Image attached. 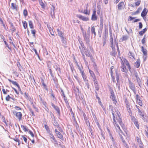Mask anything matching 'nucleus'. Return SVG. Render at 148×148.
Instances as JSON below:
<instances>
[{
	"instance_id": "393cba45",
	"label": "nucleus",
	"mask_w": 148,
	"mask_h": 148,
	"mask_svg": "<svg viewBox=\"0 0 148 148\" xmlns=\"http://www.w3.org/2000/svg\"><path fill=\"white\" fill-rule=\"evenodd\" d=\"M129 55L130 58L133 60H134L135 59L134 58V55L132 52L130 51Z\"/></svg>"
},
{
	"instance_id": "3c124183",
	"label": "nucleus",
	"mask_w": 148,
	"mask_h": 148,
	"mask_svg": "<svg viewBox=\"0 0 148 148\" xmlns=\"http://www.w3.org/2000/svg\"><path fill=\"white\" fill-rule=\"evenodd\" d=\"M64 97V100L65 101V102L66 104H68V102L67 100V99L65 95H64L63 96Z\"/></svg>"
},
{
	"instance_id": "7ed1b4c3",
	"label": "nucleus",
	"mask_w": 148,
	"mask_h": 148,
	"mask_svg": "<svg viewBox=\"0 0 148 148\" xmlns=\"http://www.w3.org/2000/svg\"><path fill=\"white\" fill-rule=\"evenodd\" d=\"M148 11V10L146 8H144L143 9L142 12L141 13V16L143 17L144 20L145 21H148V19L146 20L145 19V16L147 15Z\"/></svg>"
},
{
	"instance_id": "2eb2a0df",
	"label": "nucleus",
	"mask_w": 148,
	"mask_h": 148,
	"mask_svg": "<svg viewBox=\"0 0 148 148\" xmlns=\"http://www.w3.org/2000/svg\"><path fill=\"white\" fill-rule=\"evenodd\" d=\"M74 93L75 94L76 96L79 95L80 93L79 90L78 88H74L73 89Z\"/></svg>"
},
{
	"instance_id": "4c0bfd02",
	"label": "nucleus",
	"mask_w": 148,
	"mask_h": 148,
	"mask_svg": "<svg viewBox=\"0 0 148 148\" xmlns=\"http://www.w3.org/2000/svg\"><path fill=\"white\" fill-rule=\"evenodd\" d=\"M31 32L32 34H33L34 37L35 38L36 37L35 34L36 32V30L35 29L31 30Z\"/></svg>"
},
{
	"instance_id": "dca6fc26",
	"label": "nucleus",
	"mask_w": 148,
	"mask_h": 148,
	"mask_svg": "<svg viewBox=\"0 0 148 148\" xmlns=\"http://www.w3.org/2000/svg\"><path fill=\"white\" fill-rule=\"evenodd\" d=\"M140 64V61L139 59L137 60V61L134 63V66L136 68H138L139 67Z\"/></svg>"
},
{
	"instance_id": "1a4fd4ad",
	"label": "nucleus",
	"mask_w": 148,
	"mask_h": 148,
	"mask_svg": "<svg viewBox=\"0 0 148 148\" xmlns=\"http://www.w3.org/2000/svg\"><path fill=\"white\" fill-rule=\"evenodd\" d=\"M125 6L124 3L122 1L118 5V9L119 10H122L124 9Z\"/></svg>"
},
{
	"instance_id": "9d476101",
	"label": "nucleus",
	"mask_w": 148,
	"mask_h": 148,
	"mask_svg": "<svg viewBox=\"0 0 148 148\" xmlns=\"http://www.w3.org/2000/svg\"><path fill=\"white\" fill-rule=\"evenodd\" d=\"M133 73L135 76L136 78L137 82H139L141 81L140 79L138 77V73L136 70L134 69L133 70Z\"/></svg>"
},
{
	"instance_id": "c85d7f7f",
	"label": "nucleus",
	"mask_w": 148,
	"mask_h": 148,
	"mask_svg": "<svg viewBox=\"0 0 148 148\" xmlns=\"http://www.w3.org/2000/svg\"><path fill=\"white\" fill-rule=\"evenodd\" d=\"M116 127V129L117 130V132H118L119 133H122V132L121 130L120 129V127L118 125H116V126L115 127Z\"/></svg>"
},
{
	"instance_id": "a878e982",
	"label": "nucleus",
	"mask_w": 148,
	"mask_h": 148,
	"mask_svg": "<svg viewBox=\"0 0 148 148\" xmlns=\"http://www.w3.org/2000/svg\"><path fill=\"white\" fill-rule=\"evenodd\" d=\"M57 136H58V137L60 139H61L62 140H64V138L63 136L61 134V133L60 132H58L56 134Z\"/></svg>"
},
{
	"instance_id": "cd10ccee",
	"label": "nucleus",
	"mask_w": 148,
	"mask_h": 148,
	"mask_svg": "<svg viewBox=\"0 0 148 148\" xmlns=\"http://www.w3.org/2000/svg\"><path fill=\"white\" fill-rule=\"evenodd\" d=\"M80 73H81V75L82 77L84 79V80H85L86 79V76L84 73V71L83 70L80 71Z\"/></svg>"
},
{
	"instance_id": "412c9836",
	"label": "nucleus",
	"mask_w": 148,
	"mask_h": 148,
	"mask_svg": "<svg viewBox=\"0 0 148 148\" xmlns=\"http://www.w3.org/2000/svg\"><path fill=\"white\" fill-rule=\"evenodd\" d=\"M89 72L91 76L93 78V80L95 81V79L96 76L94 72L90 69L89 70Z\"/></svg>"
},
{
	"instance_id": "13d9d810",
	"label": "nucleus",
	"mask_w": 148,
	"mask_h": 148,
	"mask_svg": "<svg viewBox=\"0 0 148 148\" xmlns=\"http://www.w3.org/2000/svg\"><path fill=\"white\" fill-rule=\"evenodd\" d=\"M24 97L26 98L27 99L29 98H28V94L27 93V92H25L24 94Z\"/></svg>"
},
{
	"instance_id": "f3484780",
	"label": "nucleus",
	"mask_w": 148,
	"mask_h": 148,
	"mask_svg": "<svg viewBox=\"0 0 148 148\" xmlns=\"http://www.w3.org/2000/svg\"><path fill=\"white\" fill-rule=\"evenodd\" d=\"M136 139L138 142L139 146H140V145H143V143L142 142H141V140L140 138H139V137L136 136Z\"/></svg>"
},
{
	"instance_id": "0e129e2a",
	"label": "nucleus",
	"mask_w": 148,
	"mask_h": 148,
	"mask_svg": "<svg viewBox=\"0 0 148 148\" xmlns=\"http://www.w3.org/2000/svg\"><path fill=\"white\" fill-rule=\"evenodd\" d=\"M95 90H99L98 84L95 85Z\"/></svg>"
},
{
	"instance_id": "72a5a7b5",
	"label": "nucleus",
	"mask_w": 148,
	"mask_h": 148,
	"mask_svg": "<svg viewBox=\"0 0 148 148\" xmlns=\"http://www.w3.org/2000/svg\"><path fill=\"white\" fill-rule=\"evenodd\" d=\"M118 122L119 123L120 125L123 127V125L122 121V119L121 118H119L117 119Z\"/></svg>"
},
{
	"instance_id": "4be33fe9",
	"label": "nucleus",
	"mask_w": 148,
	"mask_h": 148,
	"mask_svg": "<svg viewBox=\"0 0 148 148\" xmlns=\"http://www.w3.org/2000/svg\"><path fill=\"white\" fill-rule=\"evenodd\" d=\"M128 38V36H123L122 38L120 39V41L123 42V41L127 40Z\"/></svg>"
},
{
	"instance_id": "e2e57ef3",
	"label": "nucleus",
	"mask_w": 148,
	"mask_h": 148,
	"mask_svg": "<svg viewBox=\"0 0 148 148\" xmlns=\"http://www.w3.org/2000/svg\"><path fill=\"white\" fill-rule=\"evenodd\" d=\"M53 140L54 141V142H53V143H54L55 146H56L57 145H58V142L56 140V139H55L54 140Z\"/></svg>"
},
{
	"instance_id": "680f3d73",
	"label": "nucleus",
	"mask_w": 148,
	"mask_h": 148,
	"mask_svg": "<svg viewBox=\"0 0 148 148\" xmlns=\"http://www.w3.org/2000/svg\"><path fill=\"white\" fill-rule=\"evenodd\" d=\"M58 34L61 37V38L63 37V33H62V32H59V33H58Z\"/></svg>"
},
{
	"instance_id": "0eeeda50",
	"label": "nucleus",
	"mask_w": 148,
	"mask_h": 148,
	"mask_svg": "<svg viewBox=\"0 0 148 148\" xmlns=\"http://www.w3.org/2000/svg\"><path fill=\"white\" fill-rule=\"evenodd\" d=\"M8 80L10 82H11L13 85L16 86L18 87V90L20 91H21V90L19 85L16 81H12L10 79H8Z\"/></svg>"
},
{
	"instance_id": "58836bf2",
	"label": "nucleus",
	"mask_w": 148,
	"mask_h": 148,
	"mask_svg": "<svg viewBox=\"0 0 148 148\" xmlns=\"http://www.w3.org/2000/svg\"><path fill=\"white\" fill-rule=\"evenodd\" d=\"M84 81L85 82V83L88 89H89V86L88 80L86 79L85 80H84Z\"/></svg>"
},
{
	"instance_id": "864d4df0",
	"label": "nucleus",
	"mask_w": 148,
	"mask_h": 148,
	"mask_svg": "<svg viewBox=\"0 0 148 148\" xmlns=\"http://www.w3.org/2000/svg\"><path fill=\"white\" fill-rule=\"evenodd\" d=\"M32 50L34 51V52H35V53H36V55L38 56V57H39V55L38 54L37 51L36 50V49H34V48L32 49Z\"/></svg>"
},
{
	"instance_id": "6ab92c4d",
	"label": "nucleus",
	"mask_w": 148,
	"mask_h": 148,
	"mask_svg": "<svg viewBox=\"0 0 148 148\" xmlns=\"http://www.w3.org/2000/svg\"><path fill=\"white\" fill-rule=\"evenodd\" d=\"M91 33L92 35L94 34V38L96 36V33L95 32V29L94 26H93L91 27Z\"/></svg>"
},
{
	"instance_id": "37998d69",
	"label": "nucleus",
	"mask_w": 148,
	"mask_h": 148,
	"mask_svg": "<svg viewBox=\"0 0 148 148\" xmlns=\"http://www.w3.org/2000/svg\"><path fill=\"white\" fill-rule=\"evenodd\" d=\"M126 66H127L128 68V69L130 72L132 73V70H131V67L129 63L127 64Z\"/></svg>"
},
{
	"instance_id": "79ce46f5",
	"label": "nucleus",
	"mask_w": 148,
	"mask_h": 148,
	"mask_svg": "<svg viewBox=\"0 0 148 148\" xmlns=\"http://www.w3.org/2000/svg\"><path fill=\"white\" fill-rule=\"evenodd\" d=\"M11 7L13 9H16V5L14 3H12L11 4Z\"/></svg>"
},
{
	"instance_id": "39448f33",
	"label": "nucleus",
	"mask_w": 148,
	"mask_h": 148,
	"mask_svg": "<svg viewBox=\"0 0 148 148\" xmlns=\"http://www.w3.org/2000/svg\"><path fill=\"white\" fill-rule=\"evenodd\" d=\"M131 120L134 123V125L136 126L138 129H139V125L138 122L137 120L134 116L132 117Z\"/></svg>"
},
{
	"instance_id": "f03ea898",
	"label": "nucleus",
	"mask_w": 148,
	"mask_h": 148,
	"mask_svg": "<svg viewBox=\"0 0 148 148\" xmlns=\"http://www.w3.org/2000/svg\"><path fill=\"white\" fill-rule=\"evenodd\" d=\"M12 113L20 121L22 119V114L21 112H17L15 110L12 111Z\"/></svg>"
},
{
	"instance_id": "4d7b16f0",
	"label": "nucleus",
	"mask_w": 148,
	"mask_h": 148,
	"mask_svg": "<svg viewBox=\"0 0 148 148\" xmlns=\"http://www.w3.org/2000/svg\"><path fill=\"white\" fill-rule=\"evenodd\" d=\"M17 65L18 67L19 68V70L21 71V68L22 67V66L19 62H18L17 63Z\"/></svg>"
},
{
	"instance_id": "7c9ffc66",
	"label": "nucleus",
	"mask_w": 148,
	"mask_h": 148,
	"mask_svg": "<svg viewBox=\"0 0 148 148\" xmlns=\"http://www.w3.org/2000/svg\"><path fill=\"white\" fill-rule=\"evenodd\" d=\"M10 27L11 29V30L12 32V33L14 32L16 30V29L13 25V24L12 23H10Z\"/></svg>"
},
{
	"instance_id": "8fccbe9b",
	"label": "nucleus",
	"mask_w": 148,
	"mask_h": 148,
	"mask_svg": "<svg viewBox=\"0 0 148 148\" xmlns=\"http://www.w3.org/2000/svg\"><path fill=\"white\" fill-rule=\"evenodd\" d=\"M142 8L141 7H139L138 8L137 10L135 12L137 14H138L142 10Z\"/></svg>"
},
{
	"instance_id": "5fc2aeb1",
	"label": "nucleus",
	"mask_w": 148,
	"mask_h": 148,
	"mask_svg": "<svg viewBox=\"0 0 148 148\" xmlns=\"http://www.w3.org/2000/svg\"><path fill=\"white\" fill-rule=\"evenodd\" d=\"M110 138L111 139L112 141L114 143V138L112 136V135L111 134H110Z\"/></svg>"
},
{
	"instance_id": "49530a36",
	"label": "nucleus",
	"mask_w": 148,
	"mask_h": 148,
	"mask_svg": "<svg viewBox=\"0 0 148 148\" xmlns=\"http://www.w3.org/2000/svg\"><path fill=\"white\" fill-rule=\"evenodd\" d=\"M21 127L23 128V130L25 132H26L28 131V130H27L26 126H25L23 125H21Z\"/></svg>"
},
{
	"instance_id": "ddd939ff",
	"label": "nucleus",
	"mask_w": 148,
	"mask_h": 148,
	"mask_svg": "<svg viewBox=\"0 0 148 148\" xmlns=\"http://www.w3.org/2000/svg\"><path fill=\"white\" fill-rule=\"evenodd\" d=\"M110 94V98L112 99L113 101H116V99L115 98V96L114 95V93L113 90H112L111 91Z\"/></svg>"
},
{
	"instance_id": "473e14b6",
	"label": "nucleus",
	"mask_w": 148,
	"mask_h": 148,
	"mask_svg": "<svg viewBox=\"0 0 148 148\" xmlns=\"http://www.w3.org/2000/svg\"><path fill=\"white\" fill-rule=\"evenodd\" d=\"M39 3L40 5L41 6V7L42 8H45V4L43 2L42 0H38Z\"/></svg>"
},
{
	"instance_id": "338daca9",
	"label": "nucleus",
	"mask_w": 148,
	"mask_h": 148,
	"mask_svg": "<svg viewBox=\"0 0 148 148\" xmlns=\"http://www.w3.org/2000/svg\"><path fill=\"white\" fill-rule=\"evenodd\" d=\"M139 28L140 29H141L143 27V24L141 22H140L139 23Z\"/></svg>"
},
{
	"instance_id": "69168bd1",
	"label": "nucleus",
	"mask_w": 148,
	"mask_h": 148,
	"mask_svg": "<svg viewBox=\"0 0 148 148\" xmlns=\"http://www.w3.org/2000/svg\"><path fill=\"white\" fill-rule=\"evenodd\" d=\"M124 61V63L126 65L128 63H129V62H128L127 60L125 58H124L123 60Z\"/></svg>"
},
{
	"instance_id": "e433bc0d",
	"label": "nucleus",
	"mask_w": 148,
	"mask_h": 148,
	"mask_svg": "<svg viewBox=\"0 0 148 148\" xmlns=\"http://www.w3.org/2000/svg\"><path fill=\"white\" fill-rule=\"evenodd\" d=\"M79 48L80 49V51L82 54L83 58H84L85 56L84 53H85V51H84L83 50H82L81 48V47L80 46H79Z\"/></svg>"
},
{
	"instance_id": "f8f14e48",
	"label": "nucleus",
	"mask_w": 148,
	"mask_h": 148,
	"mask_svg": "<svg viewBox=\"0 0 148 148\" xmlns=\"http://www.w3.org/2000/svg\"><path fill=\"white\" fill-rule=\"evenodd\" d=\"M53 125L54 126H55V127H57L58 129V130L60 131H62V128L59 126V125L57 122L54 121L53 123Z\"/></svg>"
},
{
	"instance_id": "603ef678",
	"label": "nucleus",
	"mask_w": 148,
	"mask_h": 148,
	"mask_svg": "<svg viewBox=\"0 0 148 148\" xmlns=\"http://www.w3.org/2000/svg\"><path fill=\"white\" fill-rule=\"evenodd\" d=\"M110 44H113V38L112 37H110Z\"/></svg>"
},
{
	"instance_id": "6e6552de",
	"label": "nucleus",
	"mask_w": 148,
	"mask_h": 148,
	"mask_svg": "<svg viewBox=\"0 0 148 148\" xmlns=\"http://www.w3.org/2000/svg\"><path fill=\"white\" fill-rule=\"evenodd\" d=\"M96 11L95 10L93 11L91 17V20L93 21H96L97 19V17L96 15Z\"/></svg>"
},
{
	"instance_id": "c9c22d12",
	"label": "nucleus",
	"mask_w": 148,
	"mask_h": 148,
	"mask_svg": "<svg viewBox=\"0 0 148 148\" xmlns=\"http://www.w3.org/2000/svg\"><path fill=\"white\" fill-rule=\"evenodd\" d=\"M29 24L30 28L33 29L34 28L33 24L32 21H29Z\"/></svg>"
},
{
	"instance_id": "c03bdc74",
	"label": "nucleus",
	"mask_w": 148,
	"mask_h": 148,
	"mask_svg": "<svg viewBox=\"0 0 148 148\" xmlns=\"http://www.w3.org/2000/svg\"><path fill=\"white\" fill-rule=\"evenodd\" d=\"M141 3V1L140 0H138V1L135 3V4L136 6H139Z\"/></svg>"
},
{
	"instance_id": "774afa93",
	"label": "nucleus",
	"mask_w": 148,
	"mask_h": 148,
	"mask_svg": "<svg viewBox=\"0 0 148 148\" xmlns=\"http://www.w3.org/2000/svg\"><path fill=\"white\" fill-rule=\"evenodd\" d=\"M29 133L31 135V136L32 137H34V135L33 133L30 130H29Z\"/></svg>"
},
{
	"instance_id": "c756f323",
	"label": "nucleus",
	"mask_w": 148,
	"mask_h": 148,
	"mask_svg": "<svg viewBox=\"0 0 148 148\" xmlns=\"http://www.w3.org/2000/svg\"><path fill=\"white\" fill-rule=\"evenodd\" d=\"M81 47V48L82 50H83L84 51H85V52H87V49H86V47L84 46V43L80 44Z\"/></svg>"
},
{
	"instance_id": "20e7f679",
	"label": "nucleus",
	"mask_w": 148,
	"mask_h": 148,
	"mask_svg": "<svg viewBox=\"0 0 148 148\" xmlns=\"http://www.w3.org/2000/svg\"><path fill=\"white\" fill-rule=\"evenodd\" d=\"M76 16L79 19L85 21H88L89 19V18L88 17L83 16L80 14H77L76 15Z\"/></svg>"
},
{
	"instance_id": "b1692460",
	"label": "nucleus",
	"mask_w": 148,
	"mask_h": 148,
	"mask_svg": "<svg viewBox=\"0 0 148 148\" xmlns=\"http://www.w3.org/2000/svg\"><path fill=\"white\" fill-rule=\"evenodd\" d=\"M141 51L143 53V54L145 56H147V50L145 49L143 46L141 47Z\"/></svg>"
},
{
	"instance_id": "423d86ee",
	"label": "nucleus",
	"mask_w": 148,
	"mask_h": 148,
	"mask_svg": "<svg viewBox=\"0 0 148 148\" xmlns=\"http://www.w3.org/2000/svg\"><path fill=\"white\" fill-rule=\"evenodd\" d=\"M51 105L52 107L57 111L59 115H60V110L59 108L57 106L54 105L52 103H51Z\"/></svg>"
},
{
	"instance_id": "09e8293b",
	"label": "nucleus",
	"mask_w": 148,
	"mask_h": 148,
	"mask_svg": "<svg viewBox=\"0 0 148 148\" xmlns=\"http://www.w3.org/2000/svg\"><path fill=\"white\" fill-rule=\"evenodd\" d=\"M11 98L12 97H10L9 95H8L5 97V100L6 101H8L10 100V99H11Z\"/></svg>"
},
{
	"instance_id": "5701e85b",
	"label": "nucleus",
	"mask_w": 148,
	"mask_h": 148,
	"mask_svg": "<svg viewBox=\"0 0 148 148\" xmlns=\"http://www.w3.org/2000/svg\"><path fill=\"white\" fill-rule=\"evenodd\" d=\"M116 73V79L117 82L119 83V73L118 72V71L117 70H116L115 71Z\"/></svg>"
},
{
	"instance_id": "a18cd8bd",
	"label": "nucleus",
	"mask_w": 148,
	"mask_h": 148,
	"mask_svg": "<svg viewBox=\"0 0 148 148\" xmlns=\"http://www.w3.org/2000/svg\"><path fill=\"white\" fill-rule=\"evenodd\" d=\"M78 40L79 41V43L80 44L84 43L82 41V39H81V38H80L79 36H78Z\"/></svg>"
},
{
	"instance_id": "6e6d98bb",
	"label": "nucleus",
	"mask_w": 148,
	"mask_h": 148,
	"mask_svg": "<svg viewBox=\"0 0 148 148\" xmlns=\"http://www.w3.org/2000/svg\"><path fill=\"white\" fill-rule=\"evenodd\" d=\"M3 41H4V43L5 44V45H6V47H8V48L9 49H11V48H10L9 46V45H8V44L6 42V41H5V40H3Z\"/></svg>"
},
{
	"instance_id": "aec40b11",
	"label": "nucleus",
	"mask_w": 148,
	"mask_h": 148,
	"mask_svg": "<svg viewBox=\"0 0 148 148\" xmlns=\"http://www.w3.org/2000/svg\"><path fill=\"white\" fill-rule=\"evenodd\" d=\"M56 70L58 72H59L60 73H61V71L59 67V66L58 64H56L55 67Z\"/></svg>"
},
{
	"instance_id": "ea45409f",
	"label": "nucleus",
	"mask_w": 148,
	"mask_h": 148,
	"mask_svg": "<svg viewBox=\"0 0 148 148\" xmlns=\"http://www.w3.org/2000/svg\"><path fill=\"white\" fill-rule=\"evenodd\" d=\"M137 100V102L138 103L140 106H142L143 105L142 102L141 100L140 99H138Z\"/></svg>"
},
{
	"instance_id": "bf43d9fd",
	"label": "nucleus",
	"mask_w": 148,
	"mask_h": 148,
	"mask_svg": "<svg viewBox=\"0 0 148 148\" xmlns=\"http://www.w3.org/2000/svg\"><path fill=\"white\" fill-rule=\"evenodd\" d=\"M105 32L106 34H108V27L106 26L105 27Z\"/></svg>"
},
{
	"instance_id": "a211bd4d",
	"label": "nucleus",
	"mask_w": 148,
	"mask_h": 148,
	"mask_svg": "<svg viewBox=\"0 0 148 148\" xmlns=\"http://www.w3.org/2000/svg\"><path fill=\"white\" fill-rule=\"evenodd\" d=\"M122 64V66L121 67V71L123 72L126 73L127 72V70L126 69V68L125 66L124 65V63H121Z\"/></svg>"
},
{
	"instance_id": "f704fd0d",
	"label": "nucleus",
	"mask_w": 148,
	"mask_h": 148,
	"mask_svg": "<svg viewBox=\"0 0 148 148\" xmlns=\"http://www.w3.org/2000/svg\"><path fill=\"white\" fill-rule=\"evenodd\" d=\"M116 53H117V52L116 51H112L110 53V55H111L113 56H114V57L115 56V55L116 54Z\"/></svg>"
},
{
	"instance_id": "9b49d317",
	"label": "nucleus",
	"mask_w": 148,
	"mask_h": 148,
	"mask_svg": "<svg viewBox=\"0 0 148 148\" xmlns=\"http://www.w3.org/2000/svg\"><path fill=\"white\" fill-rule=\"evenodd\" d=\"M129 87L132 90L135 91V86L134 84L132 83L131 81L129 79Z\"/></svg>"
},
{
	"instance_id": "4468645a",
	"label": "nucleus",
	"mask_w": 148,
	"mask_h": 148,
	"mask_svg": "<svg viewBox=\"0 0 148 148\" xmlns=\"http://www.w3.org/2000/svg\"><path fill=\"white\" fill-rule=\"evenodd\" d=\"M88 5L87 4L86 7V9L84 11V14L89 15L90 14V11L89 9H88Z\"/></svg>"
},
{
	"instance_id": "2f4dec72",
	"label": "nucleus",
	"mask_w": 148,
	"mask_h": 148,
	"mask_svg": "<svg viewBox=\"0 0 148 148\" xmlns=\"http://www.w3.org/2000/svg\"><path fill=\"white\" fill-rule=\"evenodd\" d=\"M61 41L63 43V45L65 47V45H66V42L64 37L61 38Z\"/></svg>"
},
{
	"instance_id": "bb28decb",
	"label": "nucleus",
	"mask_w": 148,
	"mask_h": 148,
	"mask_svg": "<svg viewBox=\"0 0 148 148\" xmlns=\"http://www.w3.org/2000/svg\"><path fill=\"white\" fill-rule=\"evenodd\" d=\"M147 28H145L144 29H142L141 31L139 32V33L140 35L142 36L145 33L147 30Z\"/></svg>"
},
{
	"instance_id": "052dcab7",
	"label": "nucleus",
	"mask_w": 148,
	"mask_h": 148,
	"mask_svg": "<svg viewBox=\"0 0 148 148\" xmlns=\"http://www.w3.org/2000/svg\"><path fill=\"white\" fill-rule=\"evenodd\" d=\"M145 35L144 36V38H143L142 40V41H141L142 43L143 44H144L145 43Z\"/></svg>"
},
{
	"instance_id": "f257e3e1",
	"label": "nucleus",
	"mask_w": 148,
	"mask_h": 148,
	"mask_svg": "<svg viewBox=\"0 0 148 148\" xmlns=\"http://www.w3.org/2000/svg\"><path fill=\"white\" fill-rule=\"evenodd\" d=\"M82 35L84 38V40L85 41L88 47H90V35L86 34V32L83 33Z\"/></svg>"
},
{
	"instance_id": "de8ad7c7",
	"label": "nucleus",
	"mask_w": 148,
	"mask_h": 148,
	"mask_svg": "<svg viewBox=\"0 0 148 148\" xmlns=\"http://www.w3.org/2000/svg\"><path fill=\"white\" fill-rule=\"evenodd\" d=\"M23 14L25 16H26L27 15V12L26 9H25L23 11Z\"/></svg>"
},
{
	"instance_id": "a19ab883",
	"label": "nucleus",
	"mask_w": 148,
	"mask_h": 148,
	"mask_svg": "<svg viewBox=\"0 0 148 148\" xmlns=\"http://www.w3.org/2000/svg\"><path fill=\"white\" fill-rule=\"evenodd\" d=\"M23 26L25 29H26L27 27V22L25 21L23 22Z\"/></svg>"
}]
</instances>
